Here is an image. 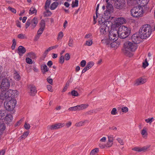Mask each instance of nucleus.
Returning <instances> with one entry per match:
<instances>
[{"label":"nucleus","instance_id":"f257e3e1","mask_svg":"<svg viewBox=\"0 0 155 155\" xmlns=\"http://www.w3.org/2000/svg\"><path fill=\"white\" fill-rule=\"evenodd\" d=\"M137 47V45L133 42L127 41L125 42L123 49V53L126 56L131 57L133 56L131 51H134Z\"/></svg>","mask_w":155,"mask_h":155},{"label":"nucleus","instance_id":"f03ea898","mask_svg":"<svg viewBox=\"0 0 155 155\" xmlns=\"http://www.w3.org/2000/svg\"><path fill=\"white\" fill-rule=\"evenodd\" d=\"M152 29L151 26L148 24L142 26L139 30V34L141 35L142 39H146L149 37L151 34Z\"/></svg>","mask_w":155,"mask_h":155},{"label":"nucleus","instance_id":"7ed1b4c3","mask_svg":"<svg viewBox=\"0 0 155 155\" xmlns=\"http://www.w3.org/2000/svg\"><path fill=\"white\" fill-rule=\"evenodd\" d=\"M118 36L120 38L124 39L127 37L130 33V30L125 26H120L117 31Z\"/></svg>","mask_w":155,"mask_h":155},{"label":"nucleus","instance_id":"20e7f679","mask_svg":"<svg viewBox=\"0 0 155 155\" xmlns=\"http://www.w3.org/2000/svg\"><path fill=\"white\" fill-rule=\"evenodd\" d=\"M12 81V79L9 77L2 79V82L0 83L1 90H8L10 87V83Z\"/></svg>","mask_w":155,"mask_h":155},{"label":"nucleus","instance_id":"39448f33","mask_svg":"<svg viewBox=\"0 0 155 155\" xmlns=\"http://www.w3.org/2000/svg\"><path fill=\"white\" fill-rule=\"evenodd\" d=\"M8 101H6L4 102L5 107L8 110L11 111L13 110L15 107L16 104V101L14 99H10Z\"/></svg>","mask_w":155,"mask_h":155},{"label":"nucleus","instance_id":"423d86ee","mask_svg":"<svg viewBox=\"0 0 155 155\" xmlns=\"http://www.w3.org/2000/svg\"><path fill=\"white\" fill-rule=\"evenodd\" d=\"M143 8L141 6L138 7H134L130 11L131 14L132 16L136 18L141 16L143 13Z\"/></svg>","mask_w":155,"mask_h":155},{"label":"nucleus","instance_id":"0eeeda50","mask_svg":"<svg viewBox=\"0 0 155 155\" xmlns=\"http://www.w3.org/2000/svg\"><path fill=\"white\" fill-rule=\"evenodd\" d=\"M117 31L115 28H112L110 31L109 33V39L111 41H116L117 39Z\"/></svg>","mask_w":155,"mask_h":155},{"label":"nucleus","instance_id":"6e6552de","mask_svg":"<svg viewBox=\"0 0 155 155\" xmlns=\"http://www.w3.org/2000/svg\"><path fill=\"white\" fill-rule=\"evenodd\" d=\"M11 95L8 90H1L0 92V99L2 100L8 101L10 99Z\"/></svg>","mask_w":155,"mask_h":155},{"label":"nucleus","instance_id":"1a4fd4ad","mask_svg":"<svg viewBox=\"0 0 155 155\" xmlns=\"http://www.w3.org/2000/svg\"><path fill=\"white\" fill-rule=\"evenodd\" d=\"M132 42L136 44H138L140 42L142 39L141 35L139 34V31L138 33H135L133 35L131 38Z\"/></svg>","mask_w":155,"mask_h":155},{"label":"nucleus","instance_id":"9d476101","mask_svg":"<svg viewBox=\"0 0 155 155\" xmlns=\"http://www.w3.org/2000/svg\"><path fill=\"white\" fill-rule=\"evenodd\" d=\"M112 1L111 0H106V2L107 3L106 5L107 10L106 12V13L107 15L108 14H110L113 12V7L111 4Z\"/></svg>","mask_w":155,"mask_h":155},{"label":"nucleus","instance_id":"9b49d317","mask_svg":"<svg viewBox=\"0 0 155 155\" xmlns=\"http://www.w3.org/2000/svg\"><path fill=\"white\" fill-rule=\"evenodd\" d=\"M64 123H58L55 124L48 126V129L50 130H52L60 129L64 126Z\"/></svg>","mask_w":155,"mask_h":155},{"label":"nucleus","instance_id":"f8f14e48","mask_svg":"<svg viewBox=\"0 0 155 155\" xmlns=\"http://www.w3.org/2000/svg\"><path fill=\"white\" fill-rule=\"evenodd\" d=\"M125 3L124 0H117L115 2L114 6L117 9H121L124 7Z\"/></svg>","mask_w":155,"mask_h":155},{"label":"nucleus","instance_id":"ddd939ff","mask_svg":"<svg viewBox=\"0 0 155 155\" xmlns=\"http://www.w3.org/2000/svg\"><path fill=\"white\" fill-rule=\"evenodd\" d=\"M115 22L117 25H120L126 22V21L123 17H119L115 19Z\"/></svg>","mask_w":155,"mask_h":155},{"label":"nucleus","instance_id":"4468645a","mask_svg":"<svg viewBox=\"0 0 155 155\" xmlns=\"http://www.w3.org/2000/svg\"><path fill=\"white\" fill-rule=\"evenodd\" d=\"M146 82V79L140 78L137 79L134 83V85L135 86H138L145 83Z\"/></svg>","mask_w":155,"mask_h":155},{"label":"nucleus","instance_id":"2eb2a0df","mask_svg":"<svg viewBox=\"0 0 155 155\" xmlns=\"http://www.w3.org/2000/svg\"><path fill=\"white\" fill-rule=\"evenodd\" d=\"M108 141L105 144L106 147H111L113 144V137L111 136H108Z\"/></svg>","mask_w":155,"mask_h":155},{"label":"nucleus","instance_id":"dca6fc26","mask_svg":"<svg viewBox=\"0 0 155 155\" xmlns=\"http://www.w3.org/2000/svg\"><path fill=\"white\" fill-rule=\"evenodd\" d=\"M108 30V28L105 23L103 24V25L100 27V32L102 35L105 34Z\"/></svg>","mask_w":155,"mask_h":155},{"label":"nucleus","instance_id":"f3484780","mask_svg":"<svg viewBox=\"0 0 155 155\" xmlns=\"http://www.w3.org/2000/svg\"><path fill=\"white\" fill-rule=\"evenodd\" d=\"M147 130V128L145 127L140 131V133L142 137L145 139H146L147 137L148 133Z\"/></svg>","mask_w":155,"mask_h":155},{"label":"nucleus","instance_id":"a211bd4d","mask_svg":"<svg viewBox=\"0 0 155 155\" xmlns=\"http://www.w3.org/2000/svg\"><path fill=\"white\" fill-rule=\"evenodd\" d=\"M8 91L9 93L11 95L10 99H14L13 97L17 96L18 93V91L16 90H12L10 89L8 90Z\"/></svg>","mask_w":155,"mask_h":155},{"label":"nucleus","instance_id":"6ab92c4d","mask_svg":"<svg viewBox=\"0 0 155 155\" xmlns=\"http://www.w3.org/2000/svg\"><path fill=\"white\" fill-rule=\"evenodd\" d=\"M5 118V122L7 124H9L13 119L12 115L10 114H7Z\"/></svg>","mask_w":155,"mask_h":155},{"label":"nucleus","instance_id":"aec40b11","mask_svg":"<svg viewBox=\"0 0 155 155\" xmlns=\"http://www.w3.org/2000/svg\"><path fill=\"white\" fill-rule=\"evenodd\" d=\"M89 104H82L77 105L78 110H81L85 109L89 106Z\"/></svg>","mask_w":155,"mask_h":155},{"label":"nucleus","instance_id":"412c9836","mask_svg":"<svg viewBox=\"0 0 155 155\" xmlns=\"http://www.w3.org/2000/svg\"><path fill=\"white\" fill-rule=\"evenodd\" d=\"M29 89L30 91V95L31 96H34L37 92L35 86L34 85L31 86Z\"/></svg>","mask_w":155,"mask_h":155},{"label":"nucleus","instance_id":"4be33fe9","mask_svg":"<svg viewBox=\"0 0 155 155\" xmlns=\"http://www.w3.org/2000/svg\"><path fill=\"white\" fill-rule=\"evenodd\" d=\"M38 23V20L37 18L35 17L31 21V27L33 29L36 26Z\"/></svg>","mask_w":155,"mask_h":155},{"label":"nucleus","instance_id":"5701e85b","mask_svg":"<svg viewBox=\"0 0 155 155\" xmlns=\"http://www.w3.org/2000/svg\"><path fill=\"white\" fill-rule=\"evenodd\" d=\"M40 24V27L38 30L41 32H43L45 29V21L43 19L41 21Z\"/></svg>","mask_w":155,"mask_h":155},{"label":"nucleus","instance_id":"b1692460","mask_svg":"<svg viewBox=\"0 0 155 155\" xmlns=\"http://www.w3.org/2000/svg\"><path fill=\"white\" fill-rule=\"evenodd\" d=\"M5 128V124L2 120H0V135Z\"/></svg>","mask_w":155,"mask_h":155},{"label":"nucleus","instance_id":"393cba45","mask_svg":"<svg viewBox=\"0 0 155 155\" xmlns=\"http://www.w3.org/2000/svg\"><path fill=\"white\" fill-rule=\"evenodd\" d=\"M7 112L5 110H0V119L3 120L7 114Z\"/></svg>","mask_w":155,"mask_h":155},{"label":"nucleus","instance_id":"a878e982","mask_svg":"<svg viewBox=\"0 0 155 155\" xmlns=\"http://www.w3.org/2000/svg\"><path fill=\"white\" fill-rule=\"evenodd\" d=\"M18 51L19 55H21L24 54L26 52V50L24 47L20 46L18 48Z\"/></svg>","mask_w":155,"mask_h":155},{"label":"nucleus","instance_id":"bb28decb","mask_svg":"<svg viewBox=\"0 0 155 155\" xmlns=\"http://www.w3.org/2000/svg\"><path fill=\"white\" fill-rule=\"evenodd\" d=\"M140 1V6L144 7L148 3L150 0H139Z\"/></svg>","mask_w":155,"mask_h":155},{"label":"nucleus","instance_id":"cd10ccee","mask_svg":"<svg viewBox=\"0 0 155 155\" xmlns=\"http://www.w3.org/2000/svg\"><path fill=\"white\" fill-rule=\"evenodd\" d=\"M150 145H148L146 146H143L142 147H140V152H145L147 151L148 149L150 147Z\"/></svg>","mask_w":155,"mask_h":155},{"label":"nucleus","instance_id":"c85d7f7f","mask_svg":"<svg viewBox=\"0 0 155 155\" xmlns=\"http://www.w3.org/2000/svg\"><path fill=\"white\" fill-rule=\"evenodd\" d=\"M43 32L40 31L38 30L37 32L36 35L35 36L34 38V41H36L39 39L41 35L42 34Z\"/></svg>","mask_w":155,"mask_h":155},{"label":"nucleus","instance_id":"c756f323","mask_svg":"<svg viewBox=\"0 0 155 155\" xmlns=\"http://www.w3.org/2000/svg\"><path fill=\"white\" fill-rule=\"evenodd\" d=\"M99 151L98 148H95L91 151L90 155H98L97 153H98Z\"/></svg>","mask_w":155,"mask_h":155},{"label":"nucleus","instance_id":"7c9ffc66","mask_svg":"<svg viewBox=\"0 0 155 155\" xmlns=\"http://www.w3.org/2000/svg\"><path fill=\"white\" fill-rule=\"evenodd\" d=\"M58 5V3L57 2H54L51 5L50 8L51 10H54L55 9Z\"/></svg>","mask_w":155,"mask_h":155},{"label":"nucleus","instance_id":"2f4dec72","mask_svg":"<svg viewBox=\"0 0 155 155\" xmlns=\"http://www.w3.org/2000/svg\"><path fill=\"white\" fill-rule=\"evenodd\" d=\"M14 78L17 81H19L21 78V77L19 74L18 73V72H17L16 71H15L14 73Z\"/></svg>","mask_w":155,"mask_h":155},{"label":"nucleus","instance_id":"473e14b6","mask_svg":"<svg viewBox=\"0 0 155 155\" xmlns=\"http://www.w3.org/2000/svg\"><path fill=\"white\" fill-rule=\"evenodd\" d=\"M27 56L32 59H35L36 58V54L33 52H31L27 54Z\"/></svg>","mask_w":155,"mask_h":155},{"label":"nucleus","instance_id":"72a5a7b5","mask_svg":"<svg viewBox=\"0 0 155 155\" xmlns=\"http://www.w3.org/2000/svg\"><path fill=\"white\" fill-rule=\"evenodd\" d=\"M110 40L107 38L101 40V42L106 45H109L110 43Z\"/></svg>","mask_w":155,"mask_h":155},{"label":"nucleus","instance_id":"f704fd0d","mask_svg":"<svg viewBox=\"0 0 155 155\" xmlns=\"http://www.w3.org/2000/svg\"><path fill=\"white\" fill-rule=\"evenodd\" d=\"M41 69L43 73L47 72L48 71V67L46 65H42L41 67Z\"/></svg>","mask_w":155,"mask_h":155},{"label":"nucleus","instance_id":"c9c22d12","mask_svg":"<svg viewBox=\"0 0 155 155\" xmlns=\"http://www.w3.org/2000/svg\"><path fill=\"white\" fill-rule=\"evenodd\" d=\"M46 11V12H45L44 13V15L45 17H46V16H50L51 14V12L48 10V9H45Z\"/></svg>","mask_w":155,"mask_h":155},{"label":"nucleus","instance_id":"e433bc0d","mask_svg":"<svg viewBox=\"0 0 155 155\" xmlns=\"http://www.w3.org/2000/svg\"><path fill=\"white\" fill-rule=\"evenodd\" d=\"M94 63L93 61H90L87 63L86 67L89 69L92 67L94 65Z\"/></svg>","mask_w":155,"mask_h":155},{"label":"nucleus","instance_id":"4c0bfd02","mask_svg":"<svg viewBox=\"0 0 155 155\" xmlns=\"http://www.w3.org/2000/svg\"><path fill=\"white\" fill-rule=\"evenodd\" d=\"M68 45L70 47H73V40L71 37H70L69 38Z\"/></svg>","mask_w":155,"mask_h":155},{"label":"nucleus","instance_id":"58836bf2","mask_svg":"<svg viewBox=\"0 0 155 155\" xmlns=\"http://www.w3.org/2000/svg\"><path fill=\"white\" fill-rule=\"evenodd\" d=\"M50 3V0H47L45 6V9H48Z\"/></svg>","mask_w":155,"mask_h":155},{"label":"nucleus","instance_id":"ea45409f","mask_svg":"<svg viewBox=\"0 0 155 155\" xmlns=\"http://www.w3.org/2000/svg\"><path fill=\"white\" fill-rule=\"evenodd\" d=\"M85 121H80L78 123H76L75 126L76 127H79L85 124Z\"/></svg>","mask_w":155,"mask_h":155},{"label":"nucleus","instance_id":"a19ab883","mask_svg":"<svg viewBox=\"0 0 155 155\" xmlns=\"http://www.w3.org/2000/svg\"><path fill=\"white\" fill-rule=\"evenodd\" d=\"M37 12V10L35 8L31 7L30 8L29 10V13L31 14H33L34 13H36Z\"/></svg>","mask_w":155,"mask_h":155},{"label":"nucleus","instance_id":"79ce46f5","mask_svg":"<svg viewBox=\"0 0 155 155\" xmlns=\"http://www.w3.org/2000/svg\"><path fill=\"white\" fill-rule=\"evenodd\" d=\"M18 38L19 39H27V36L25 34H20L18 35Z\"/></svg>","mask_w":155,"mask_h":155},{"label":"nucleus","instance_id":"37998d69","mask_svg":"<svg viewBox=\"0 0 155 155\" xmlns=\"http://www.w3.org/2000/svg\"><path fill=\"white\" fill-rule=\"evenodd\" d=\"M78 0H75V2L73 1L71 4L72 7L74 8L77 7L78 5Z\"/></svg>","mask_w":155,"mask_h":155},{"label":"nucleus","instance_id":"c03bdc74","mask_svg":"<svg viewBox=\"0 0 155 155\" xmlns=\"http://www.w3.org/2000/svg\"><path fill=\"white\" fill-rule=\"evenodd\" d=\"M92 40L89 39L86 41L85 45L87 46H90L92 45Z\"/></svg>","mask_w":155,"mask_h":155},{"label":"nucleus","instance_id":"a18cd8bd","mask_svg":"<svg viewBox=\"0 0 155 155\" xmlns=\"http://www.w3.org/2000/svg\"><path fill=\"white\" fill-rule=\"evenodd\" d=\"M29 133V131H27L25 132H24L23 134L21 136V138L25 139L28 135Z\"/></svg>","mask_w":155,"mask_h":155},{"label":"nucleus","instance_id":"49530a36","mask_svg":"<svg viewBox=\"0 0 155 155\" xmlns=\"http://www.w3.org/2000/svg\"><path fill=\"white\" fill-rule=\"evenodd\" d=\"M71 94L72 96H78L79 94L78 92L75 90H73L71 92Z\"/></svg>","mask_w":155,"mask_h":155},{"label":"nucleus","instance_id":"de8ad7c7","mask_svg":"<svg viewBox=\"0 0 155 155\" xmlns=\"http://www.w3.org/2000/svg\"><path fill=\"white\" fill-rule=\"evenodd\" d=\"M110 46L111 48H116L118 47V45L116 42L114 41L110 44Z\"/></svg>","mask_w":155,"mask_h":155},{"label":"nucleus","instance_id":"09e8293b","mask_svg":"<svg viewBox=\"0 0 155 155\" xmlns=\"http://www.w3.org/2000/svg\"><path fill=\"white\" fill-rule=\"evenodd\" d=\"M68 110H69L71 111H75L76 110H78V107H77V105L75 106H74V107H70L68 109Z\"/></svg>","mask_w":155,"mask_h":155},{"label":"nucleus","instance_id":"8fccbe9b","mask_svg":"<svg viewBox=\"0 0 155 155\" xmlns=\"http://www.w3.org/2000/svg\"><path fill=\"white\" fill-rule=\"evenodd\" d=\"M116 140L121 145H123L124 144V142L123 140L121 139L120 138H118Z\"/></svg>","mask_w":155,"mask_h":155},{"label":"nucleus","instance_id":"3c124183","mask_svg":"<svg viewBox=\"0 0 155 155\" xmlns=\"http://www.w3.org/2000/svg\"><path fill=\"white\" fill-rule=\"evenodd\" d=\"M13 44L12 46V49L13 50H14L15 47V46L16 45V41L15 40V39H14L12 40Z\"/></svg>","mask_w":155,"mask_h":155},{"label":"nucleus","instance_id":"603ef678","mask_svg":"<svg viewBox=\"0 0 155 155\" xmlns=\"http://www.w3.org/2000/svg\"><path fill=\"white\" fill-rule=\"evenodd\" d=\"M70 82L69 81H67L66 84L64 88L62 90V92H64L66 91L68 87V86Z\"/></svg>","mask_w":155,"mask_h":155},{"label":"nucleus","instance_id":"864d4df0","mask_svg":"<svg viewBox=\"0 0 155 155\" xmlns=\"http://www.w3.org/2000/svg\"><path fill=\"white\" fill-rule=\"evenodd\" d=\"M63 36V34L62 31H60L58 33L57 39L59 40L61 39Z\"/></svg>","mask_w":155,"mask_h":155},{"label":"nucleus","instance_id":"5fc2aeb1","mask_svg":"<svg viewBox=\"0 0 155 155\" xmlns=\"http://www.w3.org/2000/svg\"><path fill=\"white\" fill-rule=\"evenodd\" d=\"M117 113V109L116 108H113L111 111V114L113 115H116Z\"/></svg>","mask_w":155,"mask_h":155},{"label":"nucleus","instance_id":"6e6d98bb","mask_svg":"<svg viewBox=\"0 0 155 155\" xmlns=\"http://www.w3.org/2000/svg\"><path fill=\"white\" fill-rule=\"evenodd\" d=\"M122 112L124 113H126L128 111V109L127 107H124L121 109Z\"/></svg>","mask_w":155,"mask_h":155},{"label":"nucleus","instance_id":"4d7b16f0","mask_svg":"<svg viewBox=\"0 0 155 155\" xmlns=\"http://www.w3.org/2000/svg\"><path fill=\"white\" fill-rule=\"evenodd\" d=\"M153 117H152L145 119V121L147 123L151 124L153 121Z\"/></svg>","mask_w":155,"mask_h":155},{"label":"nucleus","instance_id":"13d9d810","mask_svg":"<svg viewBox=\"0 0 155 155\" xmlns=\"http://www.w3.org/2000/svg\"><path fill=\"white\" fill-rule=\"evenodd\" d=\"M26 61L27 63L30 64H31L32 63V60L29 57L26 58Z\"/></svg>","mask_w":155,"mask_h":155},{"label":"nucleus","instance_id":"bf43d9fd","mask_svg":"<svg viewBox=\"0 0 155 155\" xmlns=\"http://www.w3.org/2000/svg\"><path fill=\"white\" fill-rule=\"evenodd\" d=\"M24 127L25 129L26 130H28L30 128V124H29L28 123L26 122L24 124Z\"/></svg>","mask_w":155,"mask_h":155},{"label":"nucleus","instance_id":"052dcab7","mask_svg":"<svg viewBox=\"0 0 155 155\" xmlns=\"http://www.w3.org/2000/svg\"><path fill=\"white\" fill-rule=\"evenodd\" d=\"M8 9L9 10L11 11L12 12H13L14 13H15L16 12V10L15 9L12 8L11 7H10V6L8 7Z\"/></svg>","mask_w":155,"mask_h":155},{"label":"nucleus","instance_id":"680f3d73","mask_svg":"<svg viewBox=\"0 0 155 155\" xmlns=\"http://www.w3.org/2000/svg\"><path fill=\"white\" fill-rule=\"evenodd\" d=\"M64 61V57L63 55H61L60 58L59 62L61 64H63Z\"/></svg>","mask_w":155,"mask_h":155},{"label":"nucleus","instance_id":"e2e57ef3","mask_svg":"<svg viewBox=\"0 0 155 155\" xmlns=\"http://www.w3.org/2000/svg\"><path fill=\"white\" fill-rule=\"evenodd\" d=\"M31 24V20L30 19H28L26 23V25H25V28H27Z\"/></svg>","mask_w":155,"mask_h":155},{"label":"nucleus","instance_id":"0e129e2a","mask_svg":"<svg viewBox=\"0 0 155 155\" xmlns=\"http://www.w3.org/2000/svg\"><path fill=\"white\" fill-rule=\"evenodd\" d=\"M86 63V61L84 60H83L80 63L81 66L82 67H84L85 66Z\"/></svg>","mask_w":155,"mask_h":155},{"label":"nucleus","instance_id":"69168bd1","mask_svg":"<svg viewBox=\"0 0 155 155\" xmlns=\"http://www.w3.org/2000/svg\"><path fill=\"white\" fill-rule=\"evenodd\" d=\"M72 123L70 121L68 122L65 124V126L67 128H68L71 125Z\"/></svg>","mask_w":155,"mask_h":155},{"label":"nucleus","instance_id":"338daca9","mask_svg":"<svg viewBox=\"0 0 155 155\" xmlns=\"http://www.w3.org/2000/svg\"><path fill=\"white\" fill-rule=\"evenodd\" d=\"M65 58L66 60H68L70 58V56L69 53H66L65 55Z\"/></svg>","mask_w":155,"mask_h":155},{"label":"nucleus","instance_id":"774afa93","mask_svg":"<svg viewBox=\"0 0 155 155\" xmlns=\"http://www.w3.org/2000/svg\"><path fill=\"white\" fill-rule=\"evenodd\" d=\"M94 112V110H91L87 112L85 114L87 115H91Z\"/></svg>","mask_w":155,"mask_h":155}]
</instances>
